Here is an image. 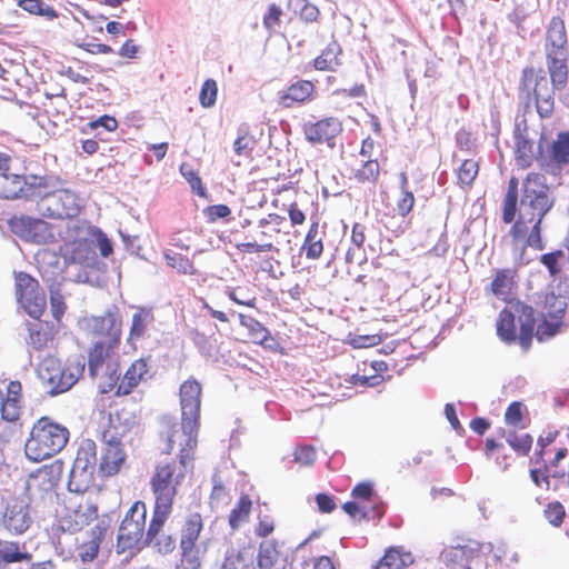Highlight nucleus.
<instances>
[{"instance_id": "1", "label": "nucleus", "mask_w": 569, "mask_h": 569, "mask_svg": "<svg viewBox=\"0 0 569 569\" xmlns=\"http://www.w3.org/2000/svg\"><path fill=\"white\" fill-rule=\"evenodd\" d=\"M179 446L177 458L166 457L158 460L149 479L150 491L153 495L152 515L148 526L150 538L162 531L173 511V505L187 475L193 469L197 440L188 438Z\"/></svg>"}, {"instance_id": "2", "label": "nucleus", "mask_w": 569, "mask_h": 569, "mask_svg": "<svg viewBox=\"0 0 569 569\" xmlns=\"http://www.w3.org/2000/svg\"><path fill=\"white\" fill-rule=\"evenodd\" d=\"M568 52L548 51L547 68L551 84L542 69L526 67L519 80V97L528 108L533 104L540 118H550L555 110V90L566 88L569 78Z\"/></svg>"}, {"instance_id": "3", "label": "nucleus", "mask_w": 569, "mask_h": 569, "mask_svg": "<svg viewBox=\"0 0 569 569\" xmlns=\"http://www.w3.org/2000/svg\"><path fill=\"white\" fill-rule=\"evenodd\" d=\"M532 325H536L535 308L521 299H513L499 311L496 335L507 346H518L523 353L532 348Z\"/></svg>"}, {"instance_id": "4", "label": "nucleus", "mask_w": 569, "mask_h": 569, "mask_svg": "<svg viewBox=\"0 0 569 569\" xmlns=\"http://www.w3.org/2000/svg\"><path fill=\"white\" fill-rule=\"evenodd\" d=\"M201 392L200 382L192 378L180 386L181 423L174 426L168 436V455H171L176 445H182L188 438L198 441Z\"/></svg>"}, {"instance_id": "5", "label": "nucleus", "mask_w": 569, "mask_h": 569, "mask_svg": "<svg viewBox=\"0 0 569 569\" xmlns=\"http://www.w3.org/2000/svg\"><path fill=\"white\" fill-rule=\"evenodd\" d=\"M67 427L49 417L39 418L32 426L24 445L29 460L40 462L60 452L69 440Z\"/></svg>"}, {"instance_id": "6", "label": "nucleus", "mask_w": 569, "mask_h": 569, "mask_svg": "<svg viewBox=\"0 0 569 569\" xmlns=\"http://www.w3.org/2000/svg\"><path fill=\"white\" fill-rule=\"evenodd\" d=\"M82 359H68L64 363L54 356H47L38 366V376L51 395L68 391L83 375Z\"/></svg>"}, {"instance_id": "7", "label": "nucleus", "mask_w": 569, "mask_h": 569, "mask_svg": "<svg viewBox=\"0 0 569 569\" xmlns=\"http://www.w3.org/2000/svg\"><path fill=\"white\" fill-rule=\"evenodd\" d=\"M147 525V505L142 500L134 501L126 511L117 533L118 552L141 549L146 541H153L158 536L150 538L148 536Z\"/></svg>"}, {"instance_id": "8", "label": "nucleus", "mask_w": 569, "mask_h": 569, "mask_svg": "<svg viewBox=\"0 0 569 569\" xmlns=\"http://www.w3.org/2000/svg\"><path fill=\"white\" fill-rule=\"evenodd\" d=\"M545 303L550 308L548 312L536 317V325H532V341L539 343L550 341L559 336L567 327L566 310L567 305L553 292L546 295Z\"/></svg>"}, {"instance_id": "9", "label": "nucleus", "mask_w": 569, "mask_h": 569, "mask_svg": "<svg viewBox=\"0 0 569 569\" xmlns=\"http://www.w3.org/2000/svg\"><path fill=\"white\" fill-rule=\"evenodd\" d=\"M99 516V508L94 499L86 495H72L66 499L64 513L61 527L71 533L81 531Z\"/></svg>"}, {"instance_id": "10", "label": "nucleus", "mask_w": 569, "mask_h": 569, "mask_svg": "<svg viewBox=\"0 0 569 569\" xmlns=\"http://www.w3.org/2000/svg\"><path fill=\"white\" fill-rule=\"evenodd\" d=\"M14 295L20 307L32 318L38 319L47 308V297L39 281L24 271H14Z\"/></svg>"}, {"instance_id": "11", "label": "nucleus", "mask_w": 569, "mask_h": 569, "mask_svg": "<svg viewBox=\"0 0 569 569\" xmlns=\"http://www.w3.org/2000/svg\"><path fill=\"white\" fill-rule=\"evenodd\" d=\"M150 377V357H142L132 361L121 377L111 376L109 381L101 383L99 388L101 393L113 391L114 396L123 397L132 393Z\"/></svg>"}, {"instance_id": "12", "label": "nucleus", "mask_w": 569, "mask_h": 569, "mask_svg": "<svg viewBox=\"0 0 569 569\" xmlns=\"http://www.w3.org/2000/svg\"><path fill=\"white\" fill-rule=\"evenodd\" d=\"M10 230L19 238L34 243L53 242L52 226L42 219L20 214L8 220Z\"/></svg>"}, {"instance_id": "13", "label": "nucleus", "mask_w": 569, "mask_h": 569, "mask_svg": "<svg viewBox=\"0 0 569 569\" xmlns=\"http://www.w3.org/2000/svg\"><path fill=\"white\" fill-rule=\"evenodd\" d=\"M519 289V274L517 267H505L495 269L489 284L485 288L487 295L508 305L517 299Z\"/></svg>"}, {"instance_id": "14", "label": "nucleus", "mask_w": 569, "mask_h": 569, "mask_svg": "<svg viewBox=\"0 0 569 569\" xmlns=\"http://www.w3.org/2000/svg\"><path fill=\"white\" fill-rule=\"evenodd\" d=\"M522 200H526L527 206L530 210L536 213L537 222L536 226H532L530 229V234L527 238V246L535 250H543L545 243L541 238V223L545 216L550 211L553 206L552 200H550L548 192L538 191V193H523Z\"/></svg>"}, {"instance_id": "15", "label": "nucleus", "mask_w": 569, "mask_h": 569, "mask_svg": "<svg viewBox=\"0 0 569 569\" xmlns=\"http://www.w3.org/2000/svg\"><path fill=\"white\" fill-rule=\"evenodd\" d=\"M522 200H526L527 206L530 210L536 213L537 222L536 226H532L530 229V234L527 238V246L535 250H543L545 243L541 238V223L545 216L550 211L553 206L552 200H550L548 192L538 191V193H523Z\"/></svg>"}, {"instance_id": "16", "label": "nucleus", "mask_w": 569, "mask_h": 569, "mask_svg": "<svg viewBox=\"0 0 569 569\" xmlns=\"http://www.w3.org/2000/svg\"><path fill=\"white\" fill-rule=\"evenodd\" d=\"M1 522L12 535L24 533L32 525L30 499L21 497L11 499L4 508Z\"/></svg>"}, {"instance_id": "17", "label": "nucleus", "mask_w": 569, "mask_h": 569, "mask_svg": "<svg viewBox=\"0 0 569 569\" xmlns=\"http://www.w3.org/2000/svg\"><path fill=\"white\" fill-rule=\"evenodd\" d=\"M342 121L337 117H326L305 126V136L309 142L335 146V139L342 132Z\"/></svg>"}, {"instance_id": "18", "label": "nucleus", "mask_w": 569, "mask_h": 569, "mask_svg": "<svg viewBox=\"0 0 569 569\" xmlns=\"http://www.w3.org/2000/svg\"><path fill=\"white\" fill-rule=\"evenodd\" d=\"M84 327L97 340H121V321L113 312L86 318Z\"/></svg>"}, {"instance_id": "19", "label": "nucleus", "mask_w": 569, "mask_h": 569, "mask_svg": "<svg viewBox=\"0 0 569 569\" xmlns=\"http://www.w3.org/2000/svg\"><path fill=\"white\" fill-rule=\"evenodd\" d=\"M127 460V453L123 450L119 438L111 436L106 440V447L101 455L99 471L103 477H113L118 475Z\"/></svg>"}, {"instance_id": "20", "label": "nucleus", "mask_w": 569, "mask_h": 569, "mask_svg": "<svg viewBox=\"0 0 569 569\" xmlns=\"http://www.w3.org/2000/svg\"><path fill=\"white\" fill-rule=\"evenodd\" d=\"M316 97V86L310 80L300 79L278 92V103L282 108H293L312 101Z\"/></svg>"}, {"instance_id": "21", "label": "nucleus", "mask_w": 569, "mask_h": 569, "mask_svg": "<svg viewBox=\"0 0 569 569\" xmlns=\"http://www.w3.org/2000/svg\"><path fill=\"white\" fill-rule=\"evenodd\" d=\"M11 158L0 152V197L4 199L19 198L27 186L24 176L9 173Z\"/></svg>"}, {"instance_id": "22", "label": "nucleus", "mask_w": 569, "mask_h": 569, "mask_svg": "<svg viewBox=\"0 0 569 569\" xmlns=\"http://www.w3.org/2000/svg\"><path fill=\"white\" fill-rule=\"evenodd\" d=\"M60 480L59 472L53 466H42L32 472L26 482V492L31 497L34 495L52 492Z\"/></svg>"}, {"instance_id": "23", "label": "nucleus", "mask_w": 569, "mask_h": 569, "mask_svg": "<svg viewBox=\"0 0 569 569\" xmlns=\"http://www.w3.org/2000/svg\"><path fill=\"white\" fill-rule=\"evenodd\" d=\"M121 340H96L88 350V370L94 378L117 352Z\"/></svg>"}, {"instance_id": "24", "label": "nucleus", "mask_w": 569, "mask_h": 569, "mask_svg": "<svg viewBox=\"0 0 569 569\" xmlns=\"http://www.w3.org/2000/svg\"><path fill=\"white\" fill-rule=\"evenodd\" d=\"M286 563L287 556L276 539H266L259 543L258 569H286Z\"/></svg>"}, {"instance_id": "25", "label": "nucleus", "mask_w": 569, "mask_h": 569, "mask_svg": "<svg viewBox=\"0 0 569 569\" xmlns=\"http://www.w3.org/2000/svg\"><path fill=\"white\" fill-rule=\"evenodd\" d=\"M49 216L57 219L77 217L81 211L78 196L69 190H60L52 196V206L48 207Z\"/></svg>"}, {"instance_id": "26", "label": "nucleus", "mask_w": 569, "mask_h": 569, "mask_svg": "<svg viewBox=\"0 0 569 569\" xmlns=\"http://www.w3.org/2000/svg\"><path fill=\"white\" fill-rule=\"evenodd\" d=\"M238 318L240 326L248 330V336L252 343L260 345L272 351L278 349L279 342L259 320L243 313H239Z\"/></svg>"}, {"instance_id": "27", "label": "nucleus", "mask_w": 569, "mask_h": 569, "mask_svg": "<svg viewBox=\"0 0 569 569\" xmlns=\"http://www.w3.org/2000/svg\"><path fill=\"white\" fill-rule=\"evenodd\" d=\"M202 529V516L199 512L188 515L180 529V550L183 552L198 551L197 542Z\"/></svg>"}, {"instance_id": "28", "label": "nucleus", "mask_w": 569, "mask_h": 569, "mask_svg": "<svg viewBox=\"0 0 569 569\" xmlns=\"http://www.w3.org/2000/svg\"><path fill=\"white\" fill-rule=\"evenodd\" d=\"M28 346L40 351L53 343L57 329L51 322L39 320L28 325Z\"/></svg>"}, {"instance_id": "29", "label": "nucleus", "mask_w": 569, "mask_h": 569, "mask_svg": "<svg viewBox=\"0 0 569 569\" xmlns=\"http://www.w3.org/2000/svg\"><path fill=\"white\" fill-rule=\"evenodd\" d=\"M106 532L107 527L104 523L102 521L98 522L88 532V539L78 543L77 553L82 562H91L98 557Z\"/></svg>"}, {"instance_id": "30", "label": "nucleus", "mask_w": 569, "mask_h": 569, "mask_svg": "<svg viewBox=\"0 0 569 569\" xmlns=\"http://www.w3.org/2000/svg\"><path fill=\"white\" fill-rule=\"evenodd\" d=\"M22 401V385L20 381H10L7 396H3V420L16 422L20 419Z\"/></svg>"}, {"instance_id": "31", "label": "nucleus", "mask_w": 569, "mask_h": 569, "mask_svg": "<svg viewBox=\"0 0 569 569\" xmlns=\"http://www.w3.org/2000/svg\"><path fill=\"white\" fill-rule=\"evenodd\" d=\"M568 38L566 24L559 16L552 17L546 33V53L548 51H562L567 50Z\"/></svg>"}, {"instance_id": "32", "label": "nucleus", "mask_w": 569, "mask_h": 569, "mask_svg": "<svg viewBox=\"0 0 569 569\" xmlns=\"http://www.w3.org/2000/svg\"><path fill=\"white\" fill-rule=\"evenodd\" d=\"M412 563L411 552L405 551L401 547H390L377 561L373 569H405Z\"/></svg>"}, {"instance_id": "33", "label": "nucleus", "mask_w": 569, "mask_h": 569, "mask_svg": "<svg viewBox=\"0 0 569 569\" xmlns=\"http://www.w3.org/2000/svg\"><path fill=\"white\" fill-rule=\"evenodd\" d=\"M32 555L27 550L24 543L18 541H0V569L9 563L30 562Z\"/></svg>"}, {"instance_id": "34", "label": "nucleus", "mask_w": 569, "mask_h": 569, "mask_svg": "<svg viewBox=\"0 0 569 569\" xmlns=\"http://www.w3.org/2000/svg\"><path fill=\"white\" fill-rule=\"evenodd\" d=\"M252 499L247 493H241L236 505L228 515V525L234 531L250 519L252 511Z\"/></svg>"}, {"instance_id": "35", "label": "nucleus", "mask_w": 569, "mask_h": 569, "mask_svg": "<svg viewBox=\"0 0 569 569\" xmlns=\"http://www.w3.org/2000/svg\"><path fill=\"white\" fill-rule=\"evenodd\" d=\"M498 435L506 440L509 447L518 455V456H528L533 443V438L528 432L519 433L518 431L507 430L505 428L498 429Z\"/></svg>"}, {"instance_id": "36", "label": "nucleus", "mask_w": 569, "mask_h": 569, "mask_svg": "<svg viewBox=\"0 0 569 569\" xmlns=\"http://www.w3.org/2000/svg\"><path fill=\"white\" fill-rule=\"evenodd\" d=\"M342 49L338 41L332 40L321 51L319 56L313 59L312 66L318 71H335L340 66L339 56Z\"/></svg>"}, {"instance_id": "37", "label": "nucleus", "mask_w": 569, "mask_h": 569, "mask_svg": "<svg viewBox=\"0 0 569 569\" xmlns=\"http://www.w3.org/2000/svg\"><path fill=\"white\" fill-rule=\"evenodd\" d=\"M163 257L168 267L174 269L178 273L193 276L198 272L189 253L177 251L172 248L163 251Z\"/></svg>"}, {"instance_id": "38", "label": "nucleus", "mask_w": 569, "mask_h": 569, "mask_svg": "<svg viewBox=\"0 0 569 569\" xmlns=\"http://www.w3.org/2000/svg\"><path fill=\"white\" fill-rule=\"evenodd\" d=\"M153 321L154 317L150 309L139 308L132 316V322L127 338L128 343H133L141 339Z\"/></svg>"}, {"instance_id": "39", "label": "nucleus", "mask_w": 569, "mask_h": 569, "mask_svg": "<svg viewBox=\"0 0 569 569\" xmlns=\"http://www.w3.org/2000/svg\"><path fill=\"white\" fill-rule=\"evenodd\" d=\"M515 159L521 169H528L535 159L533 142L521 132L515 134Z\"/></svg>"}, {"instance_id": "40", "label": "nucleus", "mask_w": 569, "mask_h": 569, "mask_svg": "<svg viewBox=\"0 0 569 569\" xmlns=\"http://www.w3.org/2000/svg\"><path fill=\"white\" fill-rule=\"evenodd\" d=\"M319 234V222L313 221L305 237L302 250L310 260H317L323 253V242Z\"/></svg>"}, {"instance_id": "41", "label": "nucleus", "mask_w": 569, "mask_h": 569, "mask_svg": "<svg viewBox=\"0 0 569 569\" xmlns=\"http://www.w3.org/2000/svg\"><path fill=\"white\" fill-rule=\"evenodd\" d=\"M485 455L495 459L501 470H507L512 462V456L506 452L505 443L493 438H487L485 442Z\"/></svg>"}, {"instance_id": "42", "label": "nucleus", "mask_w": 569, "mask_h": 569, "mask_svg": "<svg viewBox=\"0 0 569 569\" xmlns=\"http://www.w3.org/2000/svg\"><path fill=\"white\" fill-rule=\"evenodd\" d=\"M380 174V164L376 159H368L353 171L352 178L362 184L376 186Z\"/></svg>"}, {"instance_id": "43", "label": "nucleus", "mask_w": 569, "mask_h": 569, "mask_svg": "<svg viewBox=\"0 0 569 569\" xmlns=\"http://www.w3.org/2000/svg\"><path fill=\"white\" fill-rule=\"evenodd\" d=\"M518 179L512 177L509 180L507 193L503 200L502 221L511 223L515 220L518 203Z\"/></svg>"}, {"instance_id": "44", "label": "nucleus", "mask_w": 569, "mask_h": 569, "mask_svg": "<svg viewBox=\"0 0 569 569\" xmlns=\"http://www.w3.org/2000/svg\"><path fill=\"white\" fill-rule=\"evenodd\" d=\"M551 160L558 164H569V132L561 131L551 146Z\"/></svg>"}, {"instance_id": "45", "label": "nucleus", "mask_w": 569, "mask_h": 569, "mask_svg": "<svg viewBox=\"0 0 569 569\" xmlns=\"http://www.w3.org/2000/svg\"><path fill=\"white\" fill-rule=\"evenodd\" d=\"M17 6L33 16L46 17L49 20L58 18L57 10L46 4L43 0H17Z\"/></svg>"}, {"instance_id": "46", "label": "nucleus", "mask_w": 569, "mask_h": 569, "mask_svg": "<svg viewBox=\"0 0 569 569\" xmlns=\"http://www.w3.org/2000/svg\"><path fill=\"white\" fill-rule=\"evenodd\" d=\"M283 221V217L279 214H269V219L259 220V228L261 229L258 233L259 242L270 241L273 246V240L280 233L278 226Z\"/></svg>"}, {"instance_id": "47", "label": "nucleus", "mask_w": 569, "mask_h": 569, "mask_svg": "<svg viewBox=\"0 0 569 569\" xmlns=\"http://www.w3.org/2000/svg\"><path fill=\"white\" fill-rule=\"evenodd\" d=\"M558 436H559L558 430H550V431H547L543 435H540L538 437L536 450H535L533 457L531 458V461L535 465L545 466V463H547L546 459H545L547 449L549 446H551L556 441Z\"/></svg>"}, {"instance_id": "48", "label": "nucleus", "mask_w": 569, "mask_h": 569, "mask_svg": "<svg viewBox=\"0 0 569 569\" xmlns=\"http://www.w3.org/2000/svg\"><path fill=\"white\" fill-rule=\"evenodd\" d=\"M525 412L526 407L520 401L511 402L505 412V422L507 426L512 428L523 429L526 428L525 423Z\"/></svg>"}, {"instance_id": "49", "label": "nucleus", "mask_w": 569, "mask_h": 569, "mask_svg": "<svg viewBox=\"0 0 569 569\" xmlns=\"http://www.w3.org/2000/svg\"><path fill=\"white\" fill-rule=\"evenodd\" d=\"M479 172V164L473 159H466L458 169V181L462 186H471Z\"/></svg>"}, {"instance_id": "50", "label": "nucleus", "mask_w": 569, "mask_h": 569, "mask_svg": "<svg viewBox=\"0 0 569 569\" xmlns=\"http://www.w3.org/2000/svg\"><path fill=\"white\" fill-rule=\"evenodd\" d=\"M256 139L248 130H244L233 142V150L239 157H251V153L256 147Z\"/></svg>"}, {"instance_id": "51", "label": "nucleus", "mask_w": 569, "mask_h": 569, "mask_svg": "<svg viewBox=\"0 0 569 569\" xmlns=\"http://www.w3.org/2000/svg\"><path fill=\"white\" fill-rule=\"evenodd\" d=\"M282 16V8L277 3H270L262 18L264 29L269 32L276 31L281 24Z\"/></svg>"}, {"instance_id": "52", "label": "nucleus", "mask_w": 569, "mask_h": 569, "mask_svg": "<svg viewBox=\"0 0 569 569\" xmlns=\"http://www.w3.org/2000/svg\"><path fill=\"white\" fill-rule=\"evenodd\" d=\"M317 459V450L312 445L298 446L293 451V460L301 467H311Z\"/></svg>"}, {"instance_id": "53", "label": "nucleus", "mask_w": 569, "mask_h": 569, "mask_svg": "<svg viewBox=\"0 0 569 569\" xmlns=\"http://www.w3.org/2000/svg\"><path fill=\"white\" fill-rule=\"evenodd\" d=\"M218 94L217 82L213 79H207L199 93V102L203 108H210L216 103Z\"/></svg>"}, {"instance_id": "54", "label": "nucleus", "mask_w": 569, "mask_h": 569, "mask_svg": "<svg viewBox=\"0 0 569 569\" xmlns=\"http://www.w3.org/2000/svg\"><path fill=\"white\" fill-rule=\"evenodd\" d=\"M411 227L410 218H400L399 216H387L385 228L390 231L395 237H400Z\"/></svg>"}, {"instance_id": "55", "label": "nucleus", "mask_w": 569, "mask_h": 569, "mask_svg": "<svg viewBox=\"0 0 569 569\" xmlns=\"http://www.w3.org/2000/svg\"><path fill=\"white\" fill-rule=\"evenodd\" d=\"M542 190L548 192L545 176L537 172L528 173L523 181V193L535 194Z\"/></svg>"}, {"instance_id": "56", "label": "nucleus", "mask_w": 569, "mask_h": 569, "mask_svg": "<svg viewBox=\"0 0 569 569\" xmlns=\"http://www.w3.org/2000/svg\"><path fill=\"white\" fill-rule=\"evenodd\" d=\"M415 203L416 198L412 191H401L400 197L397 199L395 210L400 218H408L415 207Z\"/></svg>"}, {"instance_id": "57", "label": "nucleus", "mask_w": 569, "mask_h": 569, "mask_svg": "<svg viewBox=\"0 0 569 569\" xmlns=\"http://www.w3.org/2000/svg\"><path fill=\"white\" fill-rule=\"evenodd\" d=\"M543 513L552 526L559 527L566 517V509L559 501H555L547 505Z\"/></svg>"}, {"instance_id": "58", "label": "nucleus", "mask_w": 569, "mask_h": 569, "mask_svg": "<svg viewBox=\"0 0 569 569\" xmlns=\"http://www.w3.org/2000/svg\"><path fill=\"white\" fill-rule=\"evenodd\" d=\"M276 529V521L271 515H258L254 535L258 538H268Z\"/></svg>"}, {"instance_id": "59", "label": "nucleus", "mask_w": 569, "mask_h": 569, "mask_svg": "<svg viewBox=\"0 0 569 569\" xmlns=\"http://www.w3.org/2000/svg\"><path fill=\"white\" fill-rule=\"evenodd\" d=\"M160 533L161 531L158 533L153 541H146V545L152 543L159 553L169 555L176 549V539L171 535Z\"/></svg>"}, {"instance_id": "60", "label": "nucleus", "mask_w": 569, "mask_h": 569, "mask_svg": "<svg viewBox=\"0 0 569 569\" xmlns=\"http://www.w3.org/2000/svg\"><path fill=\"white\" fill-rule=\"evenodd\" d=\"M228 298L237 305L254 308L257 298L254 296L246 295L241 288H229L226 291Z\"/></svg>"}, {"instance_id": "61", "label": "nucleus", "mask_w": 569, "mask_h": 569, "mask_svg": "<svg viewBox=\"0 0 569 569\" xmlns=\"http://www.w3.org/2000/svg\"><path fill=\"white\" fill-rule=\"evenodd\" d=\"M244 562V557L239 549L229 548L226 551L220 569H237Z\"/></svg>"}, {"instance_id": "62", "label": "nucleus", "mask_w": 569, "mask_h": 569, "mask_svg": "<svg viewBox=\"0 0 569 569\" xmlns=\"http://www.w3.org/2000/svg\"><path fill=\"white\" fill-rule=\"evenodd\" d=\"M563 257V252L561 250H556L552 252H548L541 256V263L548 269L550 276H557L560 272V268L558 267V261Z\"/></svg>"}, {"instance_id": "63", "label": "nucleus", "mask_w": 569, "mask_h": 569, "mask_svg": "<svg viewBox=\"0 0 569 569\" xmlns=\"http://www.w3.org/2000/svg\"><path fill=\"white\" fill-rule=\"evenodd\" d=\"M203 213L209 222H216L218 219L227 218L231 209L227 204H212L208 206Z\"/></svg>"}, {"instance_id": "64", "label": "nucleus", "mask_w": 569, "mask_h": 569, "mask_svg": "<svg viewBox=\"0 0 569 569\" xmlns=\"http://www.w3.org/2000/svg\"><path fill=\"white\" fill-rule=\"evenodd\" d=\"M201 561L198 556V551L183 552L181 551V558L176 569H200Z\"/></svg>"}]
</instances>
